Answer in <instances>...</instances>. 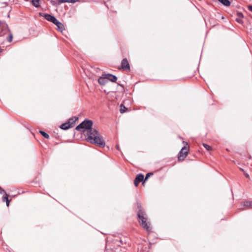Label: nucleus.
I'll use <instances>...</instances> for the list:
<instances>
[{"label":"nucleus","mask_w":252,"mask_h":252,"mask_svg":"<svg viewBox=\"0 0 252 252\" xmlns=\"http://www.w3.org/2000/svg\"><path fill=\"white\" fill-rule=\"evenodd\" d=\"M5 195L2 197V201L6 202V206H9L10 200L8 198V194L6 193H4Z\"/></svg>","instance_id":"4468645a"},{"label":"nucleus","mask_w":252,"mask_h":252,"mask_svg":"<svg viewBox=\"0 0 252 252\" xmlns=\"http://www.w3.org/2000/svg\"><path fill=\"white\" fill-rule=\"evenodd\" d=\"M40 0H32V3L33 6L37 8L40 6Z\"/></svg>","instance_id":"dca6fc26"},{"label":"nucleus","mask_w":252,"mask_h":252,"mask_svg":"<svg viewBox=\"0 0 252 252\" xmlns=\"http://www.w3.org/2000/svg\"><path fill=\"white\" fill-rule=\"evenodd\" d=\"M0 193L1 194L5 193V191L1 187H0Z\"/></svg>","instance_id":"5701e85b"},{"label":"nucleus","mask_w":252,"mask_h":252,"mask_svg":"<svg viewBox=\"0 0 252 252\" xmlns=\"http://www.w3.org/2000/svg\"><path fill=\"white\" fill-rule=\"evenodd\" d=\"M105 76L107 78V81H110L112 82H115L117 80V77L113 74H105Z\"/></svg>","instance_id":"6e6552de"},{"label":"nucleus","mask_w":252,"mask_h":252,"mask_svg":"<svg viewBox=\"0 0 252 252\" xmlns=\"http://www.w3.org/2000/svg\"><path fill=\"white\" fill-rule=\"evenodd\" d=\"M60 127L62 129L67 130L69 128L71 127V125H70V124L67 123V122H66L65 123L62 124L60 126Z\"/></svg>","instance_id":"f8f14e48"},{"label":"nucleus","mask_w":252,"mask_h":252,"mask_svg":"<svg viewBox=\"0 0 252 252\" xmlns=\"http://www.w3.org/2000/svg\"><path fill=\"white\" fill-rule=\"evenodd\" d=\"M203 146L208 151H210L212 149V147L206 144H203Z\"/></svg>","instance_id":"412c9836"},{"label":"nucleus","mask_w":252,"mask_h":252,"mask_svg":"<svg viewBox=\"0 0 252 252\" xmlns=\"http://www.w3.org/2000/svg\"><path fill=\"white\" fill-rule=\"evenodd\" d=\"M93 121L89 120H85L76 127L77 130L85 132L87 130V137L86 140L91 143L95 144L100 148L105 146V141L100 135L99 132L92 127Z\"/></svg>","instance_id":"f257e3e1"},{"label":"nucleus","mask_w":252,"mask_h":252,"mask_svg":"<svg viewBox=\"0 0 252 252\" xmlns=\"http://www.w3.org/2000/svg\"><path fill=\"white\" fill-rule=\"evenodd\" d=\"M39 132L44 138H47V139L49 138V135L46 132H45L43 131H42V130H40Z\"/></svg>","instance_id":"aec40b11"},{"label":"nucleus","mask_w":252,"mask_h":252,"mask_svg":"<svg viewBox=\"0 0 252 252\" xmlns=\"http://www.w3.org/2000/svg\"><path fill=\"white\" fill-rule=\"evenodd\" d=\"M2 33L0 34V35H4L6 34L7 33H9L8 36L7 37V40L10 42L12 40L13 35L10 32V30L8 29V26L6 24H4L2 26Z\"/></svg>","instance_id":"7ed1b4c3"},{"label":"nucleus","mask_w":252,"mask_h":252,"mask_svg":"<svg viewBox=\"0 0 252 252\" xmlns=\"http://www.w3.org/2000/svg\"><path fill=\"white\" fill-rule=\"evenodd\" d=\"M138 208L137 217L139 219V222L142 226L143 228L147 231H150V224L147 222V218L145 212L142 210L141 206L139 204L138 205Z\"/></svg>","instance_id":"f03ea898"},{"label":"nucleus","mask_w":252,"mask_h":252,"mask_svg":"<svg viewBox=\"0 0 252 252\" xmlns=\"http://www.w3.org/2000/svg\"><path fill=\"white\" fill-rule=\"evenodd\" d=\"M78 120V118L76 117H73L70 119H69L67 122V123L70 124V125H71V127H73L74 126V124L76 122V121Z\"/></svg>","instance_id":"ddd939ff"},{"label":"nucleus","mask_w":252,"mask_h":252,"mask_svg":"<svg viewBox=\"0 0 252 252\" xmlns=\"http://www.w3.org/2000/svg\"><path fill=\"white\" fill-rule=\"evenodd\" d=\"M153 175V173H148L146 174V177H145V178L144 179V181H145L146 180H147L148 179V178L151 176Z\"/></svg>","instance_id":"4be33fe9"},{"label":"nucleus","mask_w":252,"mask_h":252,"mask_svg":"<svg viewBox=\"0 0 252 252\" xmlns=\"http://www.w3.org/2000/svg\"><path fill=\"white\" fill-rule=\"evenodd\" d=\"M244 174L247 178L250 177L248 173H245Z\"/></svg>","instance_id":"393cba45"},{"label":"nucleus","mask_w":252,"mask_h":252,"mask_svg":"<svg viewBox=\"0 0 252 252\" xmlns=\"http://www.w3.org/2000/svg\"><path fill=\"white\" fill-rule=\"evenodd\" d=\"M120 111L121 113H124L126 111L127 108H126L123 104H121L120 105Z\"/></svg>","instance_id":"6ab92c4d"},{"label":"nucleus","mask_w":252,"mask_h":252,"mask_svg":"<svg viewBox=\"0 0 252 252\" xmlns=\"http://www.w3.org/2000/svg\"><path fill=\"white\" fill-rule=\"evenodd\" d=\"M237 17L236 18V21L240 24H242L243 23V18L244 17L243 13L238 12L237 13Z\"/></svg>","instance_id":"9d476101"},{"label":"nucleus","mask_w":252,"mask_h":252,"mask_svg":"<svg viewBox=\"0 0 252 252\" xmlns=\"http://www.w3.org/2000/svg\"><path fill=\"white\" fill-rule=\"evenodd\" d=\"M119 69H123L126 71H129L130 67L129 63L126 58L122 60L121 62V67L118 68Z\"/></svg>","instance_id":"39448f33"},{"label":"nucleus","mask_w":252,"mask_h":252,"mask_svg":"<svg viewBox=\"0 0 252 252\" xmlns=\"http://www.w3.org/2000/svg\"><path fill=\"white\" fill-rule=\"evenodd\" d=\"M248 9L251 12H252V5L248 6Z\"/></svg>","instance_id":"b1692460"},{"label":"nucleus","mask_w":252,"mask_h":252,"mask_svg":"<svg viewBox=\"0 0 252 252\" xmlns=\"http://www.w3.org/2000/svg\"><path fill=\"white\" fill-rule=\"evenodd\" d=\"M243 206L246 207H250L252 206V201H245L243 202Z\"/></svg>","instance_id":"a211bd4d"},{"label":"nucleus","mask_w":252,"mask_h":252,"mask_svg":"<svg viewBox=\"0 0 252 252\" xmlns=\"http://www.w3.org/2000/svg\"><path fill=\"white\" fill-rule=\"evenodd\" d=\"M220 2H221L222 4L226 6H228L230 4V2L229 0H218Z\"/></svg>","instance_id":"f3484780"},{"label":"nucleus","mask_w":252,"mask_h":252,"mask_svg":"<svg viewBox=\"0 0 252 252\" xmlns=\"http://www.w3.org/2000/svg\"><path fill=\"white\" fill-rule=\"evenodd\" d=\"M43 17L46 20L54 24H55L58 20L54 16L51 15L49 14H44Z\"/></svg>","instance_id":"423d86ee"},{"label":"nucleus","mask_w":252,"mask_h":252,"mask_svg":"<svg viewBox=\"0 0 252 252\" xmlns=\"http://www.w3.org/2000/svg\"><path fill=\"white\" fill-rule=\"evenodd\" d=\"M144 180V175L142 174H138L134 181V185L137 187L140 182L143 181Z\"/></svg>","instance_id":"0eeeda50"},{"label":"nucleus","mask_w":252,"mask_h":252,"mask_svg":"<svg viewBox=\"0 0 252 252\" xmlns=\"http://www.w3.org/2000/svg\"><path fill=\"white\" fill-rule=\"evenodd\" d=\"M54 24L57 26V30L59 31L62 32L64 30L63 25L58 20H57Z\"/></svg>","instance_id":"9b49d317"},{"label":"nucleus","mask_w":252,"mask_h":252,"mask_svg":"<svg viewBox=\"0 0 252 252\" xmlns=\"http://www.w3.org/2000/svg\"><path fill=\"white\" fill-rule=\"evenodd\" d=\"M98 82L100 85H104L107 82V78L105 74H102L101 77L98 79Z\"/></svg>","instance_id":"1a4fd4ad"},{"label":"nucleus","mask_w":252,"mask_h":252,"mask_svg":"<svg viewBox=\"0 0 252 252\" xmlns=\"http://www.w3.org/2000/svg\"><path fill=\"white\" fill-rule=\"evenodd\" d=\"M188 154V150L186 146H184L180 150L178 154V160L179 161H183L185 158L187 157Z\"/></svg>","instance_id":"20e7f679"},{"label":"nucleus","mask_w":252,"mask_h":252,"mask_svg":"<svg viewBox=\"0 0 252 252\" xmlns=\"http://www.w3.org/2000/svg\"><path fill=\"white\" fill-rule=\"evenodd\" d=\"M78 1H79V0H58V2L60 3L64 2L75 3Z\"/></svg>","instance_id":"2eb2a0df"}]
</instances>
